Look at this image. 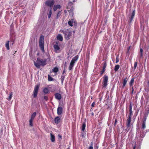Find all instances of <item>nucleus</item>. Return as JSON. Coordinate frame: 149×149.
Returning a JSON list of instances; mask_svg holds the SVG:
<instances>
[{
    "instance_id": "obj_1",
    "label": "nucleus",
    "mask_w": 149,
    "mask_h": 149,
    "mask_svg": "<svg viewBox=\"0 0 149 149\" xmlns=\"http://www.w3.org/2000/svg\"><path fill=\"white\" fill-rule=\"evenodd\" d=\"M47 60L45 59H42L38 58L36 62L34 61L35 66L38 68H39L41 65L44 66L46 65Z\"/></svg>"
},
{
    "instance_id": "obj_2",
    "label": "nucleus",
    "mask_w": 149,
    "mask_h": 149,
    "mask_svg": "<svg viewBox=\"0 0 149 149\" xmlns=\"http://www.w3.org/2000/svg\"><path fill=\"white\" fill-rule=\"evenodd\" d=\"M78 58V56H76L72 58L69 66V70H70L72 69L74 63L77 61Z\"/></svg>"
},
{
    "instance_id": "obj_3",
    "label": "nucleus",
    "mask_w": 149,
    "mask_h": 149,
    "mask_svg": "<svg viewBox=\"0 0 149 149\" xmlns=\"http://www.w3.org/2000/svg\"><path fill=\"white\" fill-rule=\"evenodd\" d=\"M60 32L63 33L65 35V37L67 39H69V37L71 36V33L69 32L68 30H65V31L60 30Z\"/></svg>"
},
{
    "instance_id": "obj_4",
    "label": "nucleus",
    "mask_w": 149,
    "mask_h": 149,
    "mask_svg": "<svg viewBox=\"0 0 149 149\" xmlns=\"http://www.w3.org/2000/svg\"><path fill=\"white\" fill-rule=\"evenodd\" d=\"M39 46L43 51H44V38L42 36H41L40 38Z\"/></svg>"
},
{
    "instance_id": "obj_5",
    "label": "nucleus",
    "mask_w": 149,
    "mask_h": 149,
    "mask_svg": "<svg viewBox=\"0 0 149 149\" xmlns=\"http://www.w3.org/2000/svg\"><path fill=\"white\" fill-rule=\"evenodd\" d=\"M108 79V77L107 76H104L102 84L103 86L104 87H106L107 85Z\"/></svg>"
},
{
    "instance_id": "obj_6",
    "label": "nucleus",
    "mask_w": 149,
    "mask_h": 149,
    "mask_svg": "<svg viewBox=\"0 0 149 149\" xmlns=\"http://www.w3.org/2000/svg\"><path fill=\"white\" fill-rule=\"evenodd\" d=\"M39 86L40 85H36L35 87V88L33 93V96L35 97H36L37 96V94Z\"/></svg>"
},
{
    "instance_id": "obj_7",
    "label": "nucleus",
    "mask_w": 149,
    "mask_h": 149,
    "mask_svg": "<svg viewBox=\"0 0 149 149\" xmlns=\"http://www.w3.org/2000/svg\"><path fill=\"white\" fill-rule=\"evenodd\" d=\"M54 49L55 51L56 52L59 53L60 52V48L57 42H56V44L54 45Z\"/></svg>"
},
{
    "instance_id": "obj_8",
    "label": "nucleus",
    "mask_w": 149,
    "mask_h": 149,
    "mask_svg": "<svg viewBox=\"0 0 149 149\" xmlns=\"http://www.w3.org/2000/svg\"><path fill=\"white\" fill-rule=\"evenodd\" d=\"M54 1L53 0H48L45 2V4L50 7L52 6L54 4Z\"/></svg>"
},
{
    "instance_id": "obj_9",
    "label": "nucleus",
    "mask_w": 149,
    "mask_h": 149,
    "mask_svg": "<svg viewBox=\"0 0 149 149\" xmlns=\"http://www.w3.org/2000/svg\"><path fill=\"white\" fill-rule=\"evenodd\" d=\"M61 6L60 5L58 4L57 5H54L53 8V10L54 11H56L57 9H60L61 8Z\"/></svg>"
},
{
    "instance_id": "obj_10",
    "label": "nucleus",
    "mask_w": 149,
    "mask_h": 149,
    "mask_svg": "<svg viewBox=\"0 0 149 149\" xmlns=\"http://www.w3.org/2000/svg\"><path fill=\"white\" fill-rule=\"evenodd\" d=\"M50 140L52 142H54L55 141V136L53 134L51 133L50 134Z\"/></svg>"
},
{
    "instance_id": "obj_11",
    "label": "nucleus",
    "mask_w": 149,
    "mask_h": 149,
    "mask_svg": "<svg viewBox=\"0 0 149 149\" xmlns=\"http://www.w3.org/2000/svg\"><path fill=\"white\" fill-rule=\"evenodd\" d=\"M56 98L58 100H60L61 98V95L59 93H56L55 95Z\"/></svg>"
},
{
    "instance_id": "obj_12",
    "label": "nucleus",
    "mask_w": 149,
    "mask_h": 149,
    "mask_svg": "<svg viewBox=\"0 0 149 149\" xmlns=\"http://www.w3.org/2000/svg\"><path fill=\"white\" fill-rule=\"evenodd\" d=\"M62 108L61 107H59L57 109V114L58 115H60L62 112Z\"/></svg>"
},
{
    "instance_id": "obj_13",
    "label": "nucleus",
    "mask_w": 149,
    "mask_h": 149,
    "mask_svg": "<svg viewBox=\"0 0 149 149\" xmlns=\"http://www.w3.org/2000/svg\"><path fill=\"white\" fill-rule=\"evenodd\" d=\"M131 121V117H129L127 121V127L130 126V122Z\"/></svg>"
},
{
    "instance_id": "obj_14",
    "label": "nucleus",
    "mask_w": 149,
    "mask_h": 149,
    "mask_svg": "<svg viewBox=\"0 0 149 149\" xmlns=\"http://www.w3.org/2000/svg\"><path fill=\"white\" fill-rule=\"evenodd\" d=\"M135 10H134L132 14H131V17L130 18V22H131L134 18V16L135 15Z\"/></svg>"
},
{
    "instance_id": "obj_15",
    "label": "nucleus",
    "mask_w": 149,
    "mask_h": 149,
    "mask_svg": "<svg viewBox=\"0 0 149 149\" xmlns=\"http://www.w3.org/2000/svg\"><path fill=\"white\" fill-rule=\"evenodd\" d=\"M57 39L60 41H62L63 38L62 35L60 34H58L57 36Z\"/></svg>"
},
{
    "instance_id": "obj_16",
    "label": "nucleus",
    "mask_w": 149,
    "mask_h": 149,
    "mask_svg": "<svg viewBox=\"0 0 149 149\" xmlns=\"http://www.w3.org/2000/svg\"><path fill=\"white\" fill-rule=\"evenodd\" d=\"M61 120V119L60 118L58 117H56L54 119L55 122L56 123H59Z\"/></svg>"
},
{
    "instance_id": "obj_17",
    "label": "nucleus",
    "mask_w": 149,
    "mask_h": 149,
    "mask_svg": "<svg viewBox=\"0 0 149 149\" xmlns=\"http://www.w3.org/2000/svg\"><path fill=\"white\" fill-rule=\"evenodd\" d=\"M134 78H132L130 82V86H132L133 85L134 83Z\"/></svg>"
},
{
    "instance_id": "obj_18",
    "label": "nucleus",
    "mask_w": 149,
    "mask_h": 149,
    "mask_svg": "<svg viewBox=\"0 0 149 149\" xmlns=\"http://www.w3.org/2000/svg\"><path fill=\"white\" fill-rule=\"evenodd\" d=\"M68 23L69 25L72 26H73V24L74 23V22H73V20H72L71 21H69Z\"/></svg>"
},
{
    "instance_id": "obj_19",
    "label": "nucleus",
    "mask_w": 149,
    "mask_h": 149,
    "mask_svg": "<svg viewBox=\"0 0 149 149\" xmlns=\"http://www.w3.org/2000/svg\"><path fill=\"white\" fill-rule=\"evenodd\" d=\"M36 112H34L31 115V117L30 118V119L34 120L35 117L36 116Z\"/></svg>"
},
{
    "instance_id": "obj_20",
    "label": "nucleus",
    "mask_w": 149,
    "mask_h": 149,
    "mask_svg": "<svg viewBox=\"0 0 149 149\" xmlns=\"http://www.w3.org/2000/svg\"><path fill=\"white\" fill-rule=\"evenodd\" d=\"M9 41H8L7 42L6 44V47L7 48V49L8 50H9L10 49L9 47Z\"/></svg>"
},
{
    "instance_id": "obj_21",
    "label": "nucleus",
    "mask_w": 149,
    "mask_h": 149,
    "mask_svg": "<svg viewBox=\"0 0 149 149\" xmlns=\"http://www.w3.org/2000/svg\"><path fill=\"white\" fill-rule=\"evenodd\" d=\"M127 78H125L124 79V81H123V87H124L125 86V85L126 84L127 82Z\"/></svg>"
},
{
    "instance_id": "obj_22",
    "label": "nucleus",
    "mask_w": 149,
    "mask_h": 149,
    "mask_svg": "<svg viewBox=\"0 0 149 149\" xmlns=\"http://www.w3.org/2000/svg\"><path fill=\"white\" fill-rule=\"evenodd\" d=\"M33 120L30 118L29 120V125L31 126H33Z\"/></svg>"
},
{
    "instance_id": "obj_23",
    "label": "nucleus",
    "mask_w": 149,
    "mask_h": 149,
    "mask_svg": "<svg viewBox=\"0 0 149 149\" xmlns=\"http://www.w3.org/2000/svg\"><path fill=\"white\" fill-rule=\"evenodd\" d=\"M120 68V66L118 65H116L114 67V70L116 71H117Z\"/></svg>"
},
{
    "instance_id": "obj_24",
    "label": "nucleus",
    "mask_w": 149,
    "mask_h": 149,
    "mask_svg": "<svg viewBox=\"0 0 149 149\" xmlns=\"http://www.w3.org/2000/svg\"><path fill=\"white\" fill-rule=\"evenodd\" d=\"M12 96H13V93H12L11 92L10 93V94L8 97V98H7V100L9 101H10L11 100V99L12 97Z\"/></svg>"
},
{
    "instance_id": "obj_25",
    "label": "nucleus",
    "mask_w": 149,
    "mask_h": 149,
    "mask_svg": "<svg viewBox=\"0 0 149 149\" xmlns=\"http://www.w3.org/2000/svg\"><path fill=\"white\" fill-rule=\"evenodd\" d=\"M86 127V124L85 123H84L82 126V130L84 131L85 128Z\"/></svg>"
},
{
    "instance_id": "obj_26",
    "label": "nucleus",
    "mask_w": 149,
    "mask_h": 149,
    "mask_svg": "<svg viewBox=\"0 0 149 149\" xmlns=\"http://www.w3.org/2000/svg\"><path fill=\"white\" fill-rule=\"evenodd\" d=\"M49 90L47 88H45L43 89V92L45 93H48Z\"/></svg>"
},
{
    "instance_id": "obj_27",
    "label": "nucleus",
    "mask_w": 149,
    "mask_h": 149,
    "mask_svg": "<svg viewBox=\"0 0 149 149\" xmlns=\"http://www.w3.org/2000/svg\"><path fill=\"white\" fill-rule=\"evenodd\" d=\"M58 71V68L56 67H55V68H54L53 70V71L54 72H57Z\"/></svg>"
},
{
    "instance_id": "obj_28",
    "label": "nucleus",
    "mask_w": 149,
    "mask_h": 149,
    "mask_svg": "<svg viewBox=\"0 0 149 149\" xmlns=\"http://www.w3.org/2000/svg\"><path fill=\"white\" fill-rule=\"evenodd\" d=\"M61 11H59L57 14V16H56V18L57 19L58 18H59V17L61 16Z\"/></svg>"
},
{
    "instance_id": "obj_29",
    "label": "nucleus",
    "mask_w": 149,
    "mask_h": 149,
    "mask_svg": "<svg viewBox=\"0 0 149 149\" xmlns=\"http://www.w3.org/2000/svg\"><path fill=\"white\" fill-rule=\"evenodd\" d=\"M48 80L49 81H51L53 80V78L49 75H48Z\"/></svg>"
},
{
    "instance_id": "obj_30",
    "label": "nucleus",
    "mask_w": 149,
    "mask_h": 149,
    "mask_svg": "<svg viewBox=\"0 0 149 149\" xmlns=\"http://www.w3.org/2000/svg\"><path fill=\"white\" fill-rule=\"evenodd\" d=\"M52 11L51 10H50L49 12V14H48V17L49 18H50V17L51 15H52Z\"/></svg>"
},
{
    "instance_id": "obj_31",
    "label": "nucleus",
    "mask_w": 149,
    "mask_h": 149,
    "mask_svg": "<svg viewBox=\"0 0 149 149\" xmlns=\"http://www.w3.org/2000/svg\"><path fill=\"white\" fill-rule=\"evenodd\" d=\"M106 66H107V63H106V62H105L104 63L103 67V72H104V71H105L104 69H105V68H106Z\"/></svg>"
},
{
    "instance_id": "obj_32",
    "label": "nucleus",
    "mask_w": 149,
    "mask_h": 149,
    "mask_svg": "<svg viewBox=\"0 0 149 149\" xmlns=\"http://www.w3.org/2000/svg\"><path fill=\"white\" fill-rule=\"evenodd\" d=\"M146 128V123L145 122H143L142 125V128L144 129Z\"/></svg>"
},
{
    "instance_id": "obj_33",
    "label": "nucleus",
    "mask_w": 149,
    "mask_h": 149,
    "mask_svg": "<svg viewBox=\"0 0 149 149\" xmlns=\"http://www.w3.org/2000/svg\"><path fill=\"white\" fill-rule=\"evenodd\" d=\"M119 59L118 58V56H117L116 57V63H118L119 62Z\"/></svg>"
},
{
    "instance_id": "obj_34",
    "label": "nucleus",
    "mask_w": 149,
    "mask_h": 149,
    "mask_svg": "<svg viewBox=\"0 0 149 149\" xmlns=\"http://www.w3.org/2000/svg\"><path fill=\"white\" fill-rule=\"evenodd\" d=\"M88 149H93V143H91V145L88 148Z\"/></svg>"
},
{
    "instance_id": "obj_35",
    "label": "nucleus",
    "mask_w": 149,
    "mask_h": 149,
    "mask_svg": "<svg viewBox=\"0 0 149 149\" xmlns=\"http://www.w3.org/2000/svg\"><path fill=\"white\" fill-rule=\"evenodd\" d=\"M137 62H135L134 64V70H135V69H136V68L137 67Z\"/></svg>"
},
{
    "instance_id": "obj_36",
    "label": "nucleus",
    "mask_w": 149,
    "mask_h": 149,
    "mask_svg": "<svg viewBox=\"0 0 149 149\" xmlns=\"http://www.w3.org/2000/svg\"><path fill=\"white\" fill-rule=\"evenodd\" d=\"M130 115L129 117H130L131 118V117L132 116V110H130Z\"/></svg>"
},
{
    "instance_id": "obj_37",
    "label": "nucleus",
    "mask_w": 149,
    "mask_h": 149,
    "mask_svg": "<svg viewBox=\"0 0 149 149\" xmlns=\"http://www.w3.org/2000/svg\"><path fill=\"white\" fill-rule=\"evenodd\" d=\"M143 52V50L141 48L140 49V52L141 53V56H143V54H142Z\"/></svg>"
},
{
    "instance_id": "obj_38",
    "label": "nucleus",
    "mask_w": 149,
    "mask_h": 149,
    "mask_svg": "<svg viewBox=\"0 0 149 149\" xmlns=\"http://www.w3.org/2000/svg\"><path fill=\"white\" fill-rule=\"evenodd\" d=\"M64 76L62 75L61 77V81H62V82H63V81L64 79Z\"/></svg>"
},
{
    "instance_id": "obj_39",
    "label": "nucleus",
    "mask_w": 149,
    "mask_h": 149,
    "mask_svg": "<svg viewBox=\"0 0 149 149\" xmlns=\"http://www.w3.org/2000/svg\"><path fill=\"white\" fill-rule=\"evenodd\" d=\"M44 97L45 100L46 101L47 100L48 98L47 97V96H44Z\"/></svg>"
},
{
    "instance_id": "obj_40",
    "label": "nucleus",
    "mask_w": 149,
    "mask_h": 149,
    "mask_svg": "<svg viewBox=\"0 0 149 149\" xmlns=\"http://www.w3.org/2000/svg\"><path fill=\"white\" fill-rule=\"evenodd\" d=\"M132 106L131 105V104H130V110H132Z\"/></svg>"
},
{
    "instance_id": "obj_41",
    "label": "nucleus",
    "mask_w": 149,
    "mask_h": 149,
    "mask_svg": "<svg viewBox=\"0 0 149 149\" xmlns=\"http://www.w3.org/2000/svg\"><path fill=\"white\" fill-rule=\"evenodd\" d=\"M95 104V102H93L91 106L92 107H94Z\"/></svg>"
},
{
    "instance_id": "obj_42",
    "label": "nucleus",
    "mask_w": 149,
    "mask_h": 149,
    "mask_svg": "<svg viewBox=\"0 0 149 149\" xmlns=\"http://www.w3.org/2000/svg\"><path fill=\"white\" fill-rule=\"evenodd\" d=\"M58 137L59 138H60L61 139H62V136L61 135H60V134H58Z\"/></svg>"
},
{
    "instance_id": "obj_43",
    "label": "nucleus",
    "mask_w": 149,
    "mask_h": 149,
    "mask_svg": "<svg viewBox=\"0 0 149 149\" xmlns=\"http://www.w3.org/2000/svg\"><path fill=\"white\" fill-rule=\"evenodd\" d=\"M117 120L116 119L115 120V123H114V125H116V123H117Z\"/></svg>"
},
{
    "instance_id": "obj_44",
    "label": "nucleus",
    "mask_w": 149,
    "mask_h": 149,
    "mask_svg": "<svg viewBox=\"0 0 149 149\" xmlns=\"http://www.w3.org/2000/svg\"><path fill=\"white\" fill-rule=\"evenodd\" d=\"M134 91V89H133V88L132 87V92H131L132 94H133V91Z\"/></svg>"
},
{
    "instance_id": "obj_45",
    "label": "nucleus",
    "mask_w": 149,
    "mask_h": 149,
    "mask_svg": "<svg viewBox=\"0 0 149 149\" xmlns=\"http://www.w3.org/2000/svg\"><path fill=\"white\" fill-rule=\"evenodd\" d=\"M103 72V70H102V72L101 73V74H102L103 72Z\"/></svg>"
},
{
    "instance_id": "obj_46",
    "label": "nucleus",
    "mask_w": 149,
    "mask_h": 149,
    "mask_svg": "<svg viewBox=\"0 0 149 149\" xmlns=\"http://www.w3.org/2000/svg\"><path fill=\"white\" fill-rule=\"evenodd\" d=\"M135 146L133 148H134V149H135Z\"/></svg>"
},
{
    "instance_id": "obj_47",
    "label": "nucleus",
    "mask_w": 149,
    "mask_h": 149,
    "mask_svg": "<svg viewBox=\"0 0 149 149\" xmlns=\"http://www.w3.org/2000/svg\"><path fill=\"white\" fill-rule=\"evenodd\" d=\"M64 73V72H63V74Z\"/></svg>"
}]
</instances>
